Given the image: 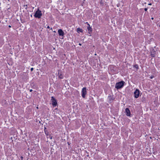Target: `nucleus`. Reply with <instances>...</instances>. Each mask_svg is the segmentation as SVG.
<instances>
[{
  "instance_id": "nucleus-30",
  "label": "nucleus",
  "mask_w": 160,
  "mask_h": 160,
  "mask_svg": "<svg viewBox=\"0 0 160 160\" xmlns=\"http://www.w3.org/2000/svg\"><path fill=\"white\" fill-rule=\"evenodd\" d=\"M30 16H31V17H32V14H31V15H30Z\"/></svg>"
},
{
  "instance_id": "nucleus-2",
  "label": "nucleus",
  "mask_w": 160,
  "mask_h": 160,
  "mask_svg": "<svg viewBox=\"0 0 160 160\" xmlns=\"http://www.w3.org/2000/svg\"><path fill=\"white\" fill-rule=\"evenodd\" d=\"M42 15V11L39 10V8H38L37 10L35 12L34 16L36 18L38 19L41 18Z\"/></svg>"
},
{
  "instance_id": "nucleus-5",
  "label": "nucleus",
  "mask_w": 160,
  "mask_h": 160,
  "mask_svg": "<svg viewBox=\"0 0 160 160\" xmlns=\"http://www.w3.org/2000/svg\"><path fill=\"white\" fill-rule=\"evenodd\" d=\"M134 97L135 98H138L139 96L140 91L138 89H137L134 92Z\"/></svg>"
},
{
  "instance_id": "nucleus-21",
  "label": "nucleus",
  "mask_w": 160,
  "mask_h": 160,
  "mask_svg": "<svg viewBox=\"0 0 160 160\" xmlns=\"http://www.w3.org/2000/svg\"><path fill=\"white\" fill-rule=\"evenodd\" d=\"M23 157L22 156H21V157H20V158H21V159L22 160H23Z\"/></svg>"
},
{
  "instance_id": "nucleus-15",
  "label": "nucleus",
  "mask_w": 160,
  "mask_h": 160,
  "mask_svg": "<svg viewBox=\"0 0 160 160\" xmlns=\"http://www.w3.org/2000/svg\"><path fill=\"white\" fill-rule=\"evenodd\" d=\"M141 100L142 102H145L146 100V98L144 97H143L141 99Z\"/></svg>"
},
{
  "instance_id": "nucleus-9",
  "label": "nucleus",
  "mask_w": 160,
  "mask_h": 160,
  "mask_svg": "<svg viewBox=\"0 0 160 160\" xmlns=\"http://www.w3.org/2000/svg\"><path fill=\"white\" fill-rule=\"evenodd\" d=\"M125 113L127 116L131 117V112L129 108H126Z\"/></svg>"
},
{
  "instance_id": "nucleus-24",
  "label": "nucleus",
  "mask_w": 160,
  "mask_h": 160,
  "mask_svg": "<svg viewBox=\"0 0 160 160\" xmlns=\"http://www.w3.org/2000/svg\"><path fill=\"white\" fill-rule=\"evenodd\" d=\"M152 5V4L151 3H149L148 4V5Z\"/></svg>"
},
{
  "instance_id": "nucleus-6",
  "label": "nucleus",
  "mask_w": 160,
  "mask_h": 160,
  "mask_svg": "<svg viewBox=\"0 0 160 160\" xmlns=\"http://www.w3.org/2000/svg\"><path fill=\"white\" fill-rule=\"evenodd\" d=\"M150 53L151 57H155L156 51L153 48H152L151 49Z\"/></svg>"
},
{
  "instance_id": "nucleus-22",
  "label": "nucleus",
  "mask_w": 160,
  "mask_h": 160,
  "mask_svg": "<svg viewBox=\"0 0 160 160\" xmlns=\"http://www.w3.org/2000/svg\"><path fill=\"white\" fill-rule=\"evenodd\" d=\"M33 70V68H31V71H32Z\"/></svg>"
},
{
  "instance_id": "nucleus-7",
  "label": "nucleus",
  "mask_w": 160,
  "mask_h": 160,
  "mask_svg": "<svg viewBox=\"0 0 160 160\" xmlns=\"http://www.w3.org/2000/svg\"><path fill=\"white\" fill-rule=\"evenodd\" d=\"M58 73L57 75L58 78L60 79H62L63 78V76L61 70H58Z\"/></svg>"
},
{
  "instance_id": "nucleus-32",
  "label": "nucleus",
  "mask_w": 160,
  "mask_h": 160,
  "mask_svg": "<svg viewBox=\"0 0 160 160\" xmlns=\"http://www.w3.org/2000/svg\"><path fill=\"white\" fill-rule=\"evenodd\" d=\"M50 29L52 30V28H51Z\"/></svg>"
},
{
  "instance_id": "nucleus-4",
  "label": "nucleus",
  "mask_w": 160,
  "mask_h": 160,
  "mask_svg": "<svg viewBox=\"0 0 160 160\" xmlns=\"http://www.w3.org/2000/svg\"><path fill=\"white\" fill-rule=\"evenodd\" d=\"M82 96L83 98H84L85 97V95L87 94L86 88L85 87L83 88L82 90Z\"/></svg>"
},
{
  "instance_id": "nucleus-3",
  "label": "nucleus",
  "mask_w": 160,
  "mask_h": 160,
  "mask_svg": "<svg viewBox=\"0 0 160 160\" xmlns=\"http://www.w3.org/2000/svg\"><path fill=\"white\" fill-rule=\"evenodd\" d=\"M52 104L53 107H56L58 104L57 100L53 96L51 97Z\"/></svg>"
},
{
  "instance_id": "nucleus-18",
  "label": "nucleus",
  "mask_w": 160,
  "mask_h": 160,
  "mask_svg": "<svg viewBox=\"0 0 160 160\" xmlns=\"http://www.w3.org/2000/svg\"><path fill=\"white\" fill-rule=\"evenodd\" d=\"M153 78H154V76H152L150 77V79H152Z\"/></svg>"
},
{
  "instance_id": "nucleus-11",
  "label": "nucleus",
  "mask_w": 160,
  "mask_h": 160,
  "mask_svg": "<svg viewBox=\"0 0 160 160\" xmlns=\"http://www.w3.org/2000/svg\"><path fill=\"white\" fill-rule=\"evenodd\" d=\"M44 132L45 133V135L47 136H48L49 135V132H48V130H47L46 128L44 127Z\"/></svg>"
},
{
  "instance_id": "nucleus-19",
  "label": "nucleus",
  "mask_w": 160,
  "mask_h": 160,
  "mask_svg": "<svg viewBox=\"0 0 160 160\" xmlns=\"http://www.w3.org/2000/svg\"><path fill=\"white\" fill-rule=\"evenodd\" d=\"M86 24H87V25L88 26H90L89 24L88 23V22H86L85 23Z\"/></svg>"
},
{
  "instance_id": "nucleus-14",
  "label": "nucleus",
  "mask_w": 160,
  "mask_h": 160,
  "mask_svg": "<svg viewBox=\"0 0 160 160\" xmlns=\"http://www.w3.org/2000/svg\"><path fill=\"white\" fill-rule=\"evenodd\" d=\"M133 67L136 68L137 70L139 69L138 65V64H135L133 65Z\"/></svg>"
},
{
  "instance_id": "nucleus-17",
  "label": "nucleus",
  "mask_w": 160,
  "mask_h": 160,
  "mask_svg": "<svg viewBox=\"0 0 160 160\" xmlns=\"http://www.w3.org/2000/svg\"><path fill=\"white\" fill-rule=\"evenodd\" d=\"M24 7H26V8H25L26 9H27V7L28 6V5L27 4L25 5L24 6Z\"/></svg>"
},
{
  "instance_id": "nucleus-28",
  "label": "nucleus",
  "mask_w": 160,
  "mask_h": 160,
  "mask_svg": "<svg viewBox=\"0 0 160 160\" xmlns=\"http://www.w3.org/2000/svg\"><path fill=\"white\" fill-rule=\"evenodd\" d=\"M8 27H9V28H11V26H10V25H9Z\"/></svg>"
},
{
  "instance_id": "nucleus-23",
  "label": "nucleus",
  "mask_w": 160,
  "mask_h": 160,
  "mask_svg": "<svg viewBox=\"0 0 160 160\" xmlns=\"http://www.w3.org/2000/svg\"><path fill=\"white\" fill-rule=\"evenodd\" d=\"M47 28H48V29H49L50 28V27L49 26H48L47 27Z\"/></svg>"
},
{
  "instance_id": "nucleus-31",
  "label": "nucleus",
  "mask_w": 160,
  "mask_h": 160,
  "mask_svg": "<svg viewBox=\"0 0 160 160\" xmlns=\"http://www.w3.org/2000/svg\"><path fill=\"white\" fill-rule=\"evenodd\" d=\"M68 145H70V143H69V142H68Z\"/></svg>"
},
{
  "instance_id": "nucleus-20",
  "label": "nucleus",
  "mask_w": 160,
  "mask_h": 160,
  "mask_svg": "<svg viewBox=\"0 0 160 160\" xmlns=\"http://www.w3.org/2000/svg\"><path fill=\"white\" fill-rule=\"evenodd\" d=\"M144 10L145 11H147V10H148V8H145L144 9Z\"/></svg>"
},
{
  "instance_id": "nucleus-8",
  "label": "nucleus",
  "mask_w": 160,
  "mask_h": 160,
  "mask_svg": "<svg viewBox=\"0 0 160 160\" xmlns=\"http://www.w3.org/2000/svg\"><path fill=\"white\" fill-rule=\"evenodd\" d=\"M58 32L59 36L62 37L64 36L65 35L64 32L62 29H58Z\"/></svg>"
},
{
  "instance_id": "nucleus-16",
  "label": "nucleus",
  "mask_w": 160,
  "mask_h": 160,
  "mask_svg": "<svg viewBox=\"0 0 160 160\" xmlns=\"http://www.w3.org/2000/svg\"><path fill=\"white\" fill-rule=\"evenodd\" d=\"M48 138H49L50 139H52V135H51L50 134L49 135Z\"/></svg>"
},
{
  "instance_id": "nucleus-27",
  "label": "nucleus",
  "mask_w": 160,
  "mask_h": 160,
  "mask_svg": "<svg viewBox=\"0 0 160 160\" xmlns=\"http://www.w3.org/2000/svg\"><path fill=\"white\" fill-rule=\"evenodd\" d=\"M151 19H152V20H153V19H154V18H153V17H152V18H151Z\"/></svg>"
},
{
  "instance_id": "nucleus-10",
  "label": "nucleus",
  "mask_w": 160,
  "mask_h": 160,
  "mask_svg": "<svg viewBox=\"0 0 160 160\" xmlns=\"http://www.w3.org/2000/svg\"><path fill=\"white\" fill-rule=\"evenodd\" d=\"M87 29L88 31V33L91 34L92 30V28L90 26H88Z\"/></svg>"
},
{
  "instance_id": "nucleus-33",
  "label": "nucleus",
  "mask_w": 160,
  "mask_h": 160,
  "mask_svg": "<svg viewBox=\"0 0 160 160\" xmlns=\"http://www.w3.org/2000/svg\"><path fill=\"white\" fill-rule=\"evenodd\" d=\"M53 32H56L55 31H54Z\"/></svg>"
},
{
  "instance_id": "nucleus-26",
  "label": "nucleus",
  "mask_w": 160,
  "mask_h": 160,
  "mask_svg": "<svg viewBox=\"0 0 160 160\" xmlns=\"http://www.w3.org/2000/svg\"><path fill=\"white\" fill-rule=\"evenodd\" d=\"M78 44H79V46H81L82 45V44L81 43H79Z\"/></svg>"
},
{
  "instance_id": "nucleus-1",
  "label": "nucleus",
  "mask_w": 160,
  "mask_h": 160,
  "mask_svg": "<svg viewBox=\"0 0 160 160\" xmlns=\"http://www.w3.org/2000/svg\"><path fill=\"white\" fill-rule=\"evenodd\" d=\"M125 83V82L123 81L117 82L115 84V88L117 89H121L123 87Z\"/></svg>"
},
{
  "instance_id": "nucleus-29",
  "label": "nucleus",
  "mask_w": 160,
  "mask_h": 160,
  "mask_svg": "<svg viewBox=\"0 0 160 160\" xmlns=\"http://www.w3.org/2000/svg\"><path fill=\"white\" fill-rule=\"evenodd\" d=\"M55 110H58V108H55Z\"/></svg>"
},
{
  "instance_id": "nucleus-25",
  "label": "nucleus",
  "mask_w": 160,
  "mask_h": 160,
  "mask_svg": "<svg viewBox=\"0 0 160 160\" xmlns=\"http://www.w3.org/2000/svg\"><path fill=\"white\" fill-rule=\"evenodd\" d=\"M32 89L30 90V92H32Z\"/></svg>"
},
{
  "instance_id": "nucleus-12",
  "label": "nucleus",
  "mask_w": 160,
  "mask_h": 160,
  "mask_svg": "<svg viewBox=\"0 0 160 160\" xmlns=\"http://www.w3.org/2000/svg\"><path fill=\"white\" fill-rule=\"evenodd\" d=\"M77 31L78 33H79V32H83V30L80 28H77Z\"/></svg>"
},
{
  "instance_id": "nucleus-13",
  "label": "nucleus",
  "mask_w": 160,
  "mask_h": 160,
  "mask_svg": "<svg viewBox=\"0 0 160 160\" xmlns=\"http://www.w3.org/2000/svg\"><path fill=\"white\" fill-rule=\"evenodd\" d=\"M108 98H109L110 101H112L113 100V97H112L111 95L108 96Z\"/></svg>"
}]
</instances>
